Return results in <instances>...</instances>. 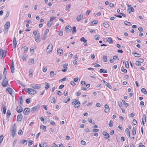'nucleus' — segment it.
<instances>
[{
	"label": "nucleus",
	"mask_w": 147,
	"mask_h": 147,
	"mask_svg": "<svg viewBox=\"0 0 147 147\" xmlns=\"http://www.w3.org/2000/svg\"><path fill=\"white\" fill-rule=\"evenodd\" d=\"M25 90L26 92L30 94H34L36 93V91L34 89L32 88H26Z\"/></svg>",
	"instance_id": "f257e3e1"
},
{
	"label": "nucleus",
	"mask_w": 147,
	"mask_h": 147,
	"mask_svg": "<svg viewBox=\"0 0 147 147\" xmlns=\"http://www.w3.org/2000/svg\"><path fill=\"white\" fill-rule=\"evenodd\" d=\"M8 83V80L6 77H5L3 79V82L2 83V86L3 87H6Z\"/></svg>",
	"instance_id": "f03ea898"
},
{
	"label": "nucleus",
	"mask_w": 147,
	"mask_h": 147,
	"mask_svg": "<svg viewBox=\"0 0 147 147\" xmlns=\"http://www.w3.org/2000/svg\"><path fill=\"white\" fill-rule=\"evenodd\" d=\"M40 108V105L38 104L36 106L33 107L31 110V112L32 113H34L35 111L38 110Z\"/></svg>",
	"instance_id": "7ed1b4c3"
},
{
	"label": "nucleus",
	"mask_w": 147,
	"mask_h": 147,
	"mask_svg": "<svg viewBox=\"0 0 147 147\" xmlns=\"http://www.w3.org/2000/svg\"><path fill=\"white\" fill-rule=\"evenodd\" d=\"M53 49V46L52 44H49L48 46L47 49V53H50L51 52Z\"/></svg>",
	"instance_id": "20e7f679"
},
{
	"label": "nucleus",
	"mask_w": 147,
	"mask_h": 147,
	"mask_svg": "<svg viewBox=\"0 0 147 147\" xmlns=\"http://www.w3.org/2000/svg\"><path fill=\"white\" fill-rule=\"evenodd\" d=\"M30 86L32 88L36 89H39L41 87L40 85L39 84H31Z\"/></svg>",
	"instance_id": "39448f33"
},
{
	"label": "nucleus",
	"mask_w": 147,
	"mask_h": 147,
	"mask_svg": "<svg viewBox=\"0 0 147 147\" xmlns=\"http://www.w3.org/2000/svg\"><path fill=\"white\" fill-rule=\"evenodd\" d=\"M66 31L68 33L71 32L72 30L71 27L70 26H66L65 27Z\"/></svg>",
	"instance_id": "423d86ee"
},
{
	"label": "nucleus",
	"mask_w": 147,
	"mask_h": 147,
	"mask_svg": "<svg viewBox=\"0 0 147 147\" xmlns=\"http://www.w3.org/2000/svg\"><path fill=\"white\" fill-rule=\"evenodd\" d=\"M30 111V108H25L24 111V114L25 115H28Z\"/></svg>",
	"instance_id": "0eeeda50"
},
{
	"label": "nucleus",
	"mask_w": 147,
	"mask_h": 147,
	"mask_svg": "<svg viewBox=\"0 0 147 147\" xmlns=\"http://www.w3.org/2000/svg\"><path fill=\"white\" fill-rule=\"evenodd\" d=\"M16 111L18 113L22 112L23 111L22 108L20 105H19L17 108Z\"/></svg>",
	"instance_id": "6e6552de"
},
{
	"label": "nucleus",
	"mask_w": 147,
	"mask_h": 147,
	"mask_svg": "<svg viewBox=\"0 0 147 147\" xmlns=\"http://www.w3.org/2000/svg\"><path fill=\"white\" fill-rule=\"evenodd\" d=\"M6 56V53L4 52L3 50L0 49V58H2Z\"/></svg>",
	"instance_id": "1a4fd4ad"
},
{
	"label": "nucleus",
	"mask_w": 147,
	"mask_h": 147,
	"mask_svg": "<svg viewBox=\"0 0 147 147\" xmlns=\"http://www.w3.org/2000/svg\"><path fill=\"white\" fill-rule=\"evenodd\" d=\"M23 117V116L21 113H19L17 117V121H20Z\"/></svg>",
	"instance_id": "9d476101"
},
{
	"label": "nucleus",
	"mask_w": 147,
	"mask_h": 147,
	"mask_svg": "<svg viewBox=\"0 0 147 147\" xmlns=\"http://www.w3.org/2000/svg\"><path fill=\"white\" fill-rule=\"evenodd\" d=\"M10 26V22L7 21V22L4 25V29H8L9 27Z\"/></svg>",
	"instance_id": "9b49d317"
},
{
	"label": "nucleus",
	"mask_w": 147,
	"mask_h": 147,
	"mask_svg": "<svg viewBox=\"0 0 147 147\" xmlns=\"http://www.w3.org/2000/svg\"><path fill=\"white\" fill-rule=\"evenodd\" d=\"M105 112L106 113H108L109 111V108L108 105L106 104L105 105Z\"/></svg>",
	"instance_id": "f8f14e48"
},
{
	"label": "nucleus",
	"mask_w": 147,
	"mask_h": 147,
	"mask_svg": "<svg viewBox=\"0 0 147 147\" xmlns=\"http://www.w3.org/2000/svg\"><path fill=\"white\" fill-rule=\"evenodd\" d=\"M102 134L105 136V138L108 139L110 137L109 134L106 131H104L102 132Z\"/></svg>",
	"instance_id": "ddd939ff"
},
{
	"label": "nucleus",
	"mask_w": 147,
	"mask_h": 147,
	"mask_svg": "<svg viewBox=\"0 0 147 147\" xmlns=\"http://www.w3.org/2000/svg\"><path fill=\"white\" fill-rule=\"evenodd\" d=\"M6 90H7L9 93L12 96V94L13 92L11 88L9 87L7 88L6 89Z\"/></svg>",
	"instance_id": "4468645a"
},
{
	"label": "nucleus",
	"mask_w": 147,
	"mask_h": 147,
	"mask_svg": "<svg viewBox=\"0 0 147 147\" xmlns=\"http://www.w3.org/2000/svg\"><path fill=\"white\" fill-rule=\"evenodd\" d=\"M40 35V34L38 33L35 36L34 38L36 42H38L39 41Z\"/></svg>",
	"instance_id": "2eb2a0df"
},
{
	"label": "nucleus",
	"mask_w": 147,
	"mask_h": 147,
	"mask_svg": "<svg viewBox=\"0 0 147 147\" xmlns=\"http://www.w3.org/2000/svg\"><path fill=\"white\" fill-rule=\"evenodd\" d=\"M57 52L59 54V55L60 56H61L63 53V51L62 49H59L57 50Z\"/></svg>",
	"instance_id": "dca6fc26"
},
{
	"label": "nucleus",
	"mask_w": 147,
	"mask_h": 147,
	"mask_svg": "<svg viewBox=\"0 0 147 147\" xmlns=\"http://www.w3.org/2000/svg\"><path fill=\"white\" fill-rule=\"evenodd\" d=\"M125 133L127 134V136H128V138H129L130 136V131L128 128H126L125 130Z\"/></svg>",
	"instance_id": "f3484780"
},
{
	"label": "nucleus",
	"mask_w": 147,
	"mask_h": 147,
	"mask_svg": "<svg viewBox=\"0 0 147 147\" xmlns=\"http://www.w3.org/2000/svg\"><path fill=\"white\" fill-rule=\"evenodd\" d=\"M80 103L79 101H78L76 104H75L74 107L75 108H77L80 106Z\"/></svg>",
	"instance_id": "a211bd4d"
},
{
	"label": "nucleus",
	"mask_w": 147,
	"mask_h": 147,
	"mask_svg": "<svg viewBox=\"0 0 147 147\" xmlns=\"http://www.w3.org/2000/svg\"><path fill=\"white\" fill-rule=\"evenodd\" d=\"M132 54L136 57H140V54H138L136 52H133Z\"/></svg>",
	"instance_id": "6ab92c4d"
},
{
	"label": "nucleus",
	"mask_w": 147,
	"mask_h": 147,
	"mask_svg": "<svg viewBox=\"0 0 147 147\" xmlns=\"http://www.w3.org/2000/svg\"><path fill=\"white\" fill-rule=\"evenodd\" d=\"M83 17V14H81L80 15L78 16H77L76 18L77 20L79 21L81 19H82Z\"/></svg>",
	"instance_id": "aec40b11"
},
{
	"label": "nucleus",
	"mask_w": 147,
	"mask_h": 147,
	"mask_svg": "<svg viewBox=\"0 0 147 147\" xmlns=\"http://www.w3.org/2000/svg\"><path fill=\"white\" fill-rule=\"evenodd\" d=\"M100 73H103L104 74L106 73L107 72V70H105L104 69H100Z\"/></svg>",
	"instance_id": "412c9836"
},
{
	"label": "nucleus",
	"mask_w": 147,
	"mask_h": 147,
	"mask_svg": "<svg viewBox=\"0 0 147 147\" xmlns=\"http://www.w3.org/2000/svg\"><path fill=\"white\" fill-rule=\"evenodd\" d=\"M45 89L46 90H47L50 87V85L49 83L47 82L45 83Z\"/></svg>",
	"instance_id": "4be33fe9"
},
{
	"label": "nucleus",
	"mask_w": 147,
	"mask_h": 147,
	"mask_svg": "<svg viewBox=\"0 0 147 147\" xmlns=\"http://www.w3.org/2000/svg\"><path fill=\"white\" fill-rule=\"evenodd\" d=\"M34 62V61L33 59H30L29 61V65H32Z\"/></svg>",
	"instance_id": "5701e85b"
},
{
	"label": "nucleus",
	"mask_w": 147,
	"mask_h": 147,
	"mask_svg": "<svg viewBox=\"0 0 147 147\" xmlns=\"http://www.w3.org/2000/svg\"><path fill=\"white\" fill-rule=\"evenodd\" d=\"M70 100V98L69 97H67L63 101V102L64 103H66L68 101H69Z\"/></svg>",
	"instance_id": "b1692460"
},
{
	"label": "nucleus",
	"mask_w": 147,
	"mask_h": 147,
	"mask_svg": "<svg viewBox=\"0 0 147 147\" xmlns=\"http://www.w3.org/2000/svg\"><path fill=\"white\" fill-rule=\"evenodd\" d=\"M11 134L12 136L13 137L16 134V130H11Z\"/></svg>",
	"instance_id": "393cba45"
},
{
	"label": "nucleus",
	"mask_w": 147,
	"mask_h": 147,
	"mask_svg": "<svg viewBox=\"0 0 147 147\" xmlns=\"http://www.w3.org/2000/svg\"><path fill=\"white\" fill-rule=\"evenodd\" d=\"M103 25L104 27L106 28H108L109 26V25L107 22H105L104 23H103Z\"/></svg>",
	"instance_id": "a878e982"
},
{
	"label": "nucleus",
	"mask_w": 147,
	"mask_h": 147,
	"mask_svg": "<svg viewBox=\"0 0 147 147\" xmlns=\"http://www.w3.org/2000/svg\"><path fill=\"white\" fill-rule=\"evenodd\" d=\"M141 92L144 93L145 94H147V91L145 88H143L141 90Z\"/></svg>",
	"instance_id": "bb28decb"
},
{
	"label": "nucleus",
	"mask_w": 147,
	"mask_h": 147,
	"mask_svg": "<svg viewBox=\"0 0 147 147\" xmlns=\"http://www.w3.org/2000/svg\"><path fill=\"white\" fill-rule=\"evenodd\" d=\"M53 22H51L50 21H49L47 22V26L48 27H50L52 24Z\"/></svg>",
	"instance_id": "cd10ccee"
},
{
	"label": "nucleus",
	"mask_w": 147,
	"mask_h": 147,
	"mask_svg": "<svg viewBox=\"0 0 147 147\" xmlns=\"http://www.w3.org/2000/svg\"><path fill=\"white\" fill-rule=\"evenodd\" d=\"M98 21L96 20H94V21H93L91 22H90V24L91 25H92V24H96L98 23Z\"/></svg>",
	"instance_id": "c85d7f7f"
},
{
	"label": "nucleus",
	"mask_w": 147,
	"mask_h": 147,
	"mask_svg": "<svg viewBox=\"0 0 147 147\" xmlns=\"http://www.w3.org/2000/svg\"><path fill=\"white\" fill-rule=\"evenodd\" d=\"M11 71L12 73L14 72V65H11Z\"/></svg>",
	"instance_id": "c756f323"
},
{
	"label": "nucleus",
	"mask_w": 147,
	"mask_h": 147,
	"mask_svg": "<svg viewBox=\"0 0 147 147\" xmlns=\"http://www.w3.org/2000/svg\"><path fill=\"white\" fill-rule=\"evenodd\" d=\"M7 74V71H6V68L5 67L4 69V72H3V75L4 77H6V75Z\"/></svg>",
	"instance_id": "7c9ffc66"
},
{
	"label": "nucleus",
	"mask_w": 147,
	"mask_h": 147,
	"mask_svg": "<svg viewBox=\"0 0 147 147\" xmlns=\"http://www.w3.org/2000/svg\"><path fill=\"white\" fill-rule=\"evenodd\" d=\"M26 58V56L25 54H23L22 55V59L23 60H25Z\"/></svg>",
	"instance_id": "2f4dec72"
},
{
	"label": "nucleus",
	"mask_w": 147,
	"mask_h": 147,
	"mask_svg": "<svg viewBox=\"0 0 147 147\" xmlns=\"http://www.w3.org/2000/svg\"><path fill=\"white\" fill-rule=\"evenodd\" d=\"M122 102L123 104L126 107H128L129 106V104L125 102V101L124 100H122Z\"/></svg>",
	"instance_id": "473e14b6"
},
{
	"label": "nucleus",
	"mask_w": 147,
	"mask_h": 147,
	"mask_svg": "<svg viewBox=\"0 0 147 147\" xmlns=\"http://www.w3.org/2000/svg\"><path fill=\"white\" fill-rule=\"evenodd\" d=\"M19 99H20V104L21 105H22L23 100L22 99V96H21L20 97Z\"/></svg>",
	"instance_id": "72a5a7b5"
},
{
	"label": "nucleus",
	"mask_w": 147,
	"mask_h": 147,
	"mask_svg": "<svg viewBox=\"0 0 147 147\" xmlns=\"http://www.w3.org/2000/svg\"><path fill=\"white\" fill-rule=\"evenodd\" d=\"M107 56L104 55L103 56V60H104V62H107Z\"/></svg>",
	"instance_id": "f704fd0d"
},
{
	"label": "nucleus",
	"mask_w": 147,
	"mask_h": 147,
	"mask_svg": "<svg viewBox=\"0 0 147 147\" xmlns=\"http://www.w3.org/2000/svg\"><path fill=\"white\" fill-rule=\"evenodd\" d=\"M55 75V74L53 71H51L50 73V76L51 78L53 77Z\"/></svg>",
	"instance_id": "c9c22d12"
},
{
	"label": "nucleus",
	"mask_w": 147,
	"mask_h": 147,
	"mask_svg": "<svg viewBox=\"0 0 147 147\" xmlns=\"http://www.w3.org/2000/svg\"><path fill=\"white\" fill-rule=\"evenodd\" d=\"M70 7V5L69 4H67L66 5V10L68 11Z\"/></svg>",
	"instance_id": "e433bc0d"
},
{
	"label": "nucleus",
	"mask_w": 147,
	"mask_h": 147,
	"mask_svg": "<svg viewBox=\"0 0 147 147\" xmlns=\"http://www.w3.org/2000/svg\"><path fill=\"white\" fill-rule=\"evenodd\" d=\"M76 27L74 26L72 28V33H76Z\"/></svg>",
	"instance_id": "4c0bfd02"
},
{
	"label": "nucleus",
	"mask_w": 147,
	"mask_h": 147,
	"mask_svg": "<svg viewBox=\"0 0 147 147\" xmlns=\"http://www.w3.org/2000/svg\"><path fill=\"white\" fill-rule=\"evenodd\" d=\"M121 69L122 71L124 73H127V70L126 69H124L123 67H121Z\"/></svg>",
	"instance_id": "58836bf2"
},
{
	"label": "nucleus",
	"mask_w": 147,
	"mask_h": 147,
	"mask_svg": "<svg viewBox=\"0 0 147 147\" xmlns=\"http://www.w3.org/2000/svg\"><path fill=\"white\" fill-rule=\"evenodd\" d=\"M113 125V123L112 120H111L110 121L109 124V126L110 127H112Z\"/></svg>",
	"instance_id": "ea45409f"
},
{
	"label": "nucleus",
	"mask_w": 147,
	"mask_h": 147,
	"mask_svg": "<svg viewBox=\"0 0 147 147\" xmlns=\"http://www.w3.org/2000/svg\"><path fill=\"white\" fill-rule=\"evenodd\" d=\"M80 40L81 42H86L87 41L85 39L84 37H82L81 38Z\"/></svg>",
	"instance_id": "a19ab883"
},
{
	"label": "nucleus",
	"mask_w": 147,
	"mask_h": 147,
	"mask_svg": "<svg viewBox=\"0 0 147 147\" xmlns=\"http://www.w3.org/2000/svg\"><path fill=\"white\" fill-rule=\"evenodd\" d=\"M13 44H17L16 39L15 37H13Z\"/></svg>",
	"instance_id": "79ce46f5"
},
{
	"label": "nucleus",
	"mask_w": 147,
	"mask_h": 147,
	"mask_svg": "<svg viewBox=\"0 0 147 147\" xmlns=\"http://www.w3.org/2000/svg\"><path fill=\"white\" fill-rule=\"evenodd\" d=\"M124 24L125 25H130L131 24V23L129 22L125 21L124 22Z\"/></svg>",
	"instance_id": "37998d69"
},
{
	"label": "nucleus",
	"mask_w": 147,
	"mask_h": 147,
	"mask_svg": "<svg viewBox=\"0 0 147 147\" xmlns=\"http://www.w3.org/2000/svg\"><path fill=\"white\" fill-rule=\"evenodd\" d=\"M11 130H16V127L15 124H14V125L11 127Z\"/></svg>",
	"instance_id": "c03bdc74"
},
{
	"label": "nucleus",
	"mask_w": 147,
	"mask_h": 147,
	"mask_svg": "<svg viewBox=\"0 0 147 147\" xmlns=\"http://www.w3.org/2000/svg\"><path fill=\"white\" fill-rule=\"evenodd\" d=\"M105 86L110 89H111V85L109 84L107 82L106 83Z\"/></svg>",
	"instance_id": "a18cd8bd"
},
{
	"label": "nucleus",
	"mask_w": 147,
	"mask_h": 147,
	"mask_svg": "<svg viewBox=\"0 0 147 147\" xmlns=\"http://www.w3.org/2000/svg\"><path fill=\"white\" fill-rule=\"evenodd\" d=\"M3 113L5 114L6 113V107L5 106L3 107Z\"/></svg>",
	"instance_id": "49530a36"
},
{
	"label": "nucleus",
	"mask_w": 147,
	"mask_h": 147,
	"mask_svg": "<svg viewBox=\"0 0 147 147\" xmlns=\"http://www.w3.org/2000/svg\"><path fill=\"white\" fill-rule=\"evenodd\" d=\"M3 138L4 137L3 135H1L0 136V144H1L2 142Z\"/></svg>",
	"instance_id": "de8ad7c7"
},
{
	"label": "nucleus",
	"mask_w": 147,
	"mask_h": 147,
	"mask_svg": "<svg viewBox=\"0 0 147 147\" xmlns=\"http://www.w3.org/2000/svg\"><path fill=\"white\" fill-rule=\"evenodd\" d=\"M142 119H143V120L144 119L145 121V122L146 121V116L145 114H143V115H142Z\"/></svg>",
	"instance_id": "09e8293b"
},
{
	"label": "nucleus",
	"mask_w": 147,
	"mask_h": 147,
	"mask_svg": "<svg viewBox=\"0 0 147 147\" xmlns=\"http://www.w3.org/2000/svg\"><path fill=\"white\" fill-rule=\"evenodd\" d=\"M28 49V48L26 46H25L24 47V52H26L27 51Z\"/></svg>",
	"instance_id": "8fccbe9b"
},
{
	"label": "nucleus",
	"mask_w": 147,
	"mask_h": 147,
	"mask_svg": "<svg viewBox=\"0 0 147 147\" xmlns=\"http://www.w3.org/2000/svg\"><path fill=\"white\" fill-rule=\"evenodd\" d=\"M51 102L54 104L55 103V98L54 97L53 98V99L51 100Z\"/></svg>",
	"instance_id": "3c124183"
},
{
	"label": "nucleus",
	"mask_w": 147,
	"mask_h": 147,
	"mask_svg": "<svg viewBox=\"0 0 147 147\" xmlns=\"http://www.w3.org/2000/svg\"><path fill=\"white\" fill-rule=\"evenodd\" d=\"M132 133L134 135L136 134V129L134 127H133L132 129Z\"/></svg>",
	"instance_id": "603ef678"
},
{
	"label": "nucleus",
	"mask_w": 147,
	"mask_h": 147,
	"mask_svg": "<svg viewBox=\"0 0 147 147\" xmlns=\"http://www.w3.org/2000/svg\"><path fill=\"white\" fill-rule=\"evenodd\" d=\"M125 66L126 68H128L129 67V65L128 62L127 61H126L125 62Z\"/></svg>",
	"instance_id": "864d4df0"
},
{
	"label": "nucleus",
	"mask_w": 147,
	"mask_h": 147,
	"mask_svg": "<svg viewBox=\"0 0 147 147\" xmlns=\"http://www.w3.org/2000/svg\"><path fill=\"white\" fill-rule=\"evenodd\" d=\"M135 64L138 66H139L141 65V63L139 61H137L136 62Z\"/></svg>",
	"instance_id": "5fc2aeb1"
},
{
	"label": "nucleus",
	"mask_w": 147,
	"mask_h": 147,
	"mask_svg": "<svg viewBox=\"0 0 147 147\" xmlns=\"http://www.w3.org/2000/svg\"><path fill=\"white\" fill-rule=\"evenodd\" d=\"M94 38L96 40H98L99 39L100 37L98 36L97 35H96L94 36Z\"/></svg>",
	"instance_id": "6e6d98bb"
},
{
	"label": "nucleus",
	"mask_w": 147,
	"mask_h": 147,
	"mask_svg": "<svg viewBox=\"0 0 147 147\" xmlns=\"http://www.w3.org/2000/svg\"><path fill=\"white\" fill-rule=\"evenodd\" d=\"M45 34H44L42 38V39L43 40H45L47 38V36Z\"/></svg>",
	"instance_id": "4d7b16f0"
},
{
	"label": "nucleus",
	"mask_w": 147,
	"mask_h": 147,
	"mask_svg": "<svg viewBox=\"0 0 147 147\" xmlns=\"http://www.w3.org/2000/svg\"><path fill=\"white\" fill-rule=\"evenodd\" d=\"M108 39L109 40V43H113V41L111 38H109Z\"/></svg>",
	"instance_id": "13d9d810"
},
{
	"label": "nucleus",
	"mask_w": 147,
	"mask_h": 147,
	"mask_svg": "<svg viewBox=\"0 0 147 147\" xmlns=\"http://www.w3.org/2000/svg\"><path fill=\"white\" fill-rule=\"evenodd\" d=\"M23 134L22 131V129H20L18 131V134L19 135H22Z\"/></svg>",
	"instance_id": "bf43d9fd"
},
{
	"label": "nucleus",
	"mask_w": 147,
	"mask_h": 147,
	"mask_svg": "<svg viewBox=\"0 0 147 147\" xmlns=\"http://www.w3.org/2000/svg\"><path fill=\"white\" fill-rule=\"evenodd\" d=\"M133 124L134 125H136L137 124V121L136 119H133L132 122Z\"/></svg>",
	"instance_id": "052dcab7"
},
{
	"label": "nucleus",
	"mask_w": 147,
	"mask_h": 147,
	"mask_svg": "<svg viewBox=\"0 0 147 147\" xmlns=\"http://www.w3.org/2000/svg\"><path fill=\"white\" fill-rule=\"evenodd\" d=\"M30 101H31L30 100V99L29 98H27L26 100V102L27 104H29L30 102Z\"/></svg>",
	"instance_id": "680f3d73"
},
{
	"label": "nucleus",
	"mask_w": 147,
	"mask_h": 147,
	"mask_svg": "<svg viewBox=\"0 0 147 147\" xmlns=\"http://www.w3.org/2000/svg\"><path fill=\"white\" fill-rule=\"evenodd\" d=\"M11 115V112L9 110H7V116H9Z\"/></svg>",
	"instance_id": "e2e57ef3"
},
{
	"label": "nucleus",
	"mask_w": 147,
	"mask_h": 147,
	"mask_svg": "<svg viewBox=\"0 0 147 147\" xmlns=\"http://www.w3.org/2000/svg\"><path fill=\"white\" fill-rule=\"evenodd\" d=\"M81 144L82 145H85L86 144V142L84 140H82L81 142Z\"/></svg>",
	"instance_id": "0e129e2a"
},
{
	"label": "nucleus",
	"mask_w": 147,
	"mask_h": 147,
	"mask_svg": "<svg viewBox=\"0 0 147 147\" xmlns=\"http://www.w3.org/2000/svg\"><path fill=\"white\" fill-rule=\"evenodd\" d=\"M78 77H77L76 78L74 79V81L76 82H77L78 81Z\"/></svg>",
	"instance_id": "69168bd1"
},
{
	"label": "nucleus",
	"mask_w": 147,
	"mask_h": 147,
	"mask_svg": "<svg viewBox=\"0 0 147 147\" xmlns=\"http://www.w3.org/2000/svg\"><path fill=\"white\" fill-rule=\"evenodd\" d=\"M144 61V60L143 59L140 58L138 59V61H139L140 62L142 63Z\"/></svg>",
	"instance_id": "338daca9"
},
{
	"label": "nucleus",
	"mask_w": 147,
	"mask_h": 147,
	"mask_svg": "<svg viewBox=\"0 0 147 147\" xmlns=\"http://www.w3.org/2000/svg\"><path fill=\"white\" fill-rule=\"evenodd\" d=\"M43 147H47V143L46 142H43Z\"/></svg>",
	"instance_id": "774afa93"
}]
</instances>
